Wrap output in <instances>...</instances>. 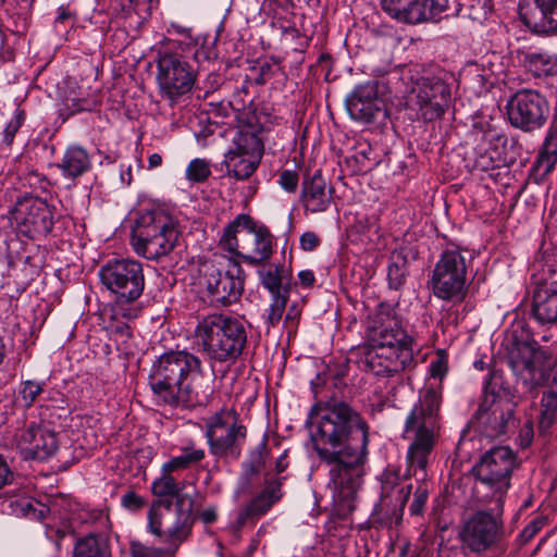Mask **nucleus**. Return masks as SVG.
I'll return each instance as SVG.
<instances>
[{
    "instance_id": "nucleus-1",
    "label": "nucleus",
    "mask_w": 557,
    "mask_h": 557,
    "mask_svg": "<svg viewBox=\"0 0 557 557\" xmlns=\"http://www.w3.org/2000/svg\"><path fill=\"white\" fill-rule=\"evenodd\" d=\"M309 423L313 448L329 467L326 488L333 504L351 511L368 458L370 426L357 409L336 398L314 405Z\"/></svg>"
},
{
    "instance_id": "nucleus-2",
    "label": "nucleus",
    "mask_w": 557,
    "mask_h": 557,
    "mask_svg": "<svg viewBox=\"0 0 557 557\" xmlns=\"http://www.w3.org/2000/svg\"><path fill=\"white\" fill-rule=\"evenodd\" d=\"M205 381L201 360L185 349L162 354L152 363L149 374L157 401L170 407L207 406L212 391Z\"/></svg>"
},
{
    "instance_id": "nucleus-3",
    "label": "nucleus",
    "mask_w": 557,
    "mask_h": 557,
    "mask_svg": "<svg viewBox=\"0 0 557 557\" xmlns=\"http://www.w3.org/2000/svg\"><path fill=\"white\" fill-rule=\"evenodd\" d=\"M412 339L394 317L377 314L367 331L363 363L375 375L392 376L413 366Z\"/></svg>"
},
{
    "instance_id": "nucleus-4",
    "label": "nucleus",
    "mask_w": 557,
    "mask_h": 557,
    "mask_svg": "<svg viewBox=\"0 0 557 557\" xmlns=\"http://www.w3.org/2000/svg\"><path fill=\"white\" fill-rule=\"evenodd\" d=\"M442 397L434 389H426L408 413L403 437L410 441L407 451V472L424 481L426 466L440 433Z\"/></svg>"
},
{
    "instance_id": "nucleus-5",
    "label": "nucleus",
    "mask_w": 557,
    "mask_h": 557,
    "mask_svg": "<svg viewBox=\"0 0 557 557\" xmlns=\"http://www.w3.org/2000/svg\"><path fill=\"white\" fill-rule=\"evenodd\" d=\"M195 339L211 361L232 362L243 354L247 330L239 317L212 313L198 321Z\"/></svg>"
},
{
    "instance_id": "nucleus-6",
    "label": "nucleus",
    "mask_w": 557,
    "mask_h": 557,
    "mask_svg": "<svg viewBox=\"0 0 557 557\" xmlns=\"http://www.w3.org/2000/svg\"><path fill=\"white\" fill-rule=\"evenodd\" d=\"M101 284L114 295V315L135 319L140 308L136 301L145 289L143 264L134 259H114L99 269Z\"/></svg>"
},
{
    "instance_id": "nucleus-7",
    "label": "nucleus",
    "mask_w": 557,
    "mask_h": 557,
    "mask_svg": "<svg viewBox=\"0 0 557 557\" xmlns=\"http://www.w3.org/2000/svg\"><path fill=\"white\" fill-rule=\"evenodd\" d=\"M178 239L174 219L162 209H149L139 213L132 230L135 252L149 260L168 256Z\"/></svg>"
},
{
    "instance_id": "nucleus-8",
    "label": "nucleus",
    "mask_w": 557,
    "mask_h": 557,
    "mask_svg": "<svg viewBox=\"0 0 557 557\" xmlns=\"http://www.w3.org/2000/svg\"><path fill=\"white\" fill-rule=\"evenodd\" d=\"M220 244L253 267L270 260L274 252V238L268 227L257 224L250 215L244 213L238 214L224 228Z\"/></svg>"
},
{
    "instance_id": "nucleus-9",
    "label": "nucleus",
    "mask_w": 557,
    "mask_h": 557,
    "mask_svg": "<svg viewBox=\"0 0 557 557\" xmlns=\"http://www.w3.org/2000/svg\"><path fill=\"white\" fill-rule=\"evenodd\" d=\"M157 70L160 94L171 103L190 92L197 81L198 71L188 57L171 46L159 50Z\"/></svg>"
},
{
    "instance_id": "nucleus-10",
    "label": "nucleus",
    "mask_w": 557,
    "mask_h": 557,
    "mask_svg": "<svg viewBox=\"0 0 557 557\" xmlns=\"http://www.w3.org/2000/svg\"><path fill=\"white\" fill-rule=\"evenodd\" d=\"M468 261L459 249H446L437 260L430 278L433 295L444 301L460 304L468 294Z\"/></svg>"
},
{
    "instance_id": "nucleus-11",
    "label": "nucleus",
    "mask_w": 557,
    "mask_h": 557,
    "mask_svg": "<svg viewBox=\"0 0 557 557\" xmlns=\"http://www.w3.org/2000/svg\"><path fill=\"white\" fill-rule=\"evenodd\" d=\"M191 524V507L184 508V496L177 497L174 505L171 502L153 504L148 512L150 532L164 536V541L171 545L166 550L171 556L189 536Z\"/></svg>"
},
{
    "instance_id": "nucleus-12",
    "label": "nucleus",
    "mask_w": 557,
    "mask_h": 557,
    "mask_svg": "<svg viewBox=\"0 0 557 557\" xmlns=\"http://www.w3.org/2000/svg\"><path fill=\"white\" fill-rule=\"evenodd\" d=\"M515 468L513 451L505 446L487 451L475 467L476 478L485 491V502H504Z\"/></svg>"
},
{
    "instance_id": "nucleus-13",
    "label": "nucleus",
    "mask_w": 557,
    "mask_h": 557,
    "mask_svg": "<svg viewBox=\"0 0 557 557\" xmlns=\"http://www.w3.org/2000/svg\"><path fill=\"white\" fill-rule=\"evenodd\" d=\"M247 429L237 423L236 413L222 410L206 421L209 451L216 458L237 459L246 441Z\"/></svg>"
},
{
    "instance_id": "nucleus-14",
    "label": "nucleus",
    "mask_w": 557,
    "mask_h": 557,
    "mask_svg": "<svg viewBox=\"0 0 557 557\" xmlns=\"http://www.w3.org/2000/svg\"><path fill=\"white\" fill-rule=\"evenodd\" d=\"M505 108L510 125L524 133L541 129L550 112L546 97L532 88H520L515 91L509 96Z\"/></svg>"
},
{
    "instance_id": "nucleus-15",
    "label": "nucleus",
    "mask_w": 557,
    "mask_h": 557,
    "mask_svg": "<svg viewBox=\"0 0 557 557\" xmlns=\"http://www.w3.org/2000/svg\"><path fill=\"white\" fill-rule=\"evenodd\" d=\"M547 356L536 342H518L508 354V364L518 382L534 392L545 385L555 371L545 368Z\"/></svg>"
},
{
    "instance_id": "nucleus-16",
    "label": "nucleus",
    "mask_w": 557,
    "mask_h": 557,
    "mask_svg": "<svg viewBox=\"0 0 557 557\" xmlns=\"http://www.w3.org/2000/svg\"><path fill=\"white\" fill-rule=\"evenodd\" d=\"M495 504L490 510H479L465 521L460 537L472 552L482 553L504 537V502Z\"/></svg>"
},
{
    "instance_id": "nucleus-17",
    "label": "nucleus",
    "mask_w": 557,
    "mask_h": 557,
    "mask_svg": "<svg viewBox=\"0 0 557 557\" xmlns=\"http://www.w3.org/2000/svg\"><path fill=\"white\" fill-rule=\"evenodd\" d=\"M7 442L26 460H45L58 449L55 433L35 422L16 428Z\"/></svg>"
},
{
    "instance_id": "nucleus-18",
    "label": "nucleus",
    "mask_w": 557,
    "mask_h": 557,
    "mask_svg": "<svg viewBox=\"0 0 557 557\" xmlns=\"http://www.w3.org/2000/svg\"><path fill=\"white\" fill-rule=\"evenodd\" d=\"M449 81H454V77L447 73L419 81L416 103L425 121H434L444 114L451 98Z\"/></svg>"
},
{
    "instance_id": "nucleus-19",
    "label": "nucleus",
    "mask_w": 557,
    "mask_h": 557,
    "mask_svg": "<svg viewBox=\"0 0 557 557\" xmlns=\"http://www.w3.org/2000/svg\"><path fill=\"white\" fill-rule=\"evenodd\" d=\"M448 0H381L382 10L401 24L417 25L436 21Z\"/></svg>"
},
{
    "instance_id": "nucleus-20",
    "label": "nucleus",
    "mask_w": 557,
    "mask_h": 557,
    "mask_svg": "<svg viewBox=\"0 0 557 557\" xmlns=\"http://www.w3.org/2000/svg\"><path fill=\"white\" fill-rule=\"evenodd\" d=\"M345 107L350 119L361 124L374 123L386 115L385 101L379 95V83L375 81L356 86L347 95Z\"/></svg>"
},
{
    "instance_id": "nucleus-21",
    "label": "nucleus",
    "mask_w": 557,
    "mask_h": 557,
    "mask_svg": "<svg viewBox=\"0 0 557 557\" xmlns=\"http://www.w3.org/2000/svg\"><path fill=\"white\" fill-rule=\"evenodd\" d=\"M225 154L223 164L226 169L227 176H232L237 181L248 180L258 169L263 147L260 140L250 134L239 136Z\"/></svg>"
},
{
    "instance_id": "nucleus-22",
    "label": "nucleus",
    "mask_w": 557,
    "mask_h": 557,
    "mask_svg": "<svg viewBox=\"0 0 557 557\" xmlns=\"http://www.w3.org/2000/svg\"><path fill=\"white\" fill-rule=\"evenodd\" d=\"M205 282L214 301L230 305L244 290V270L237 261L228 260L224 270L211 267L205 273Z\"/></svg>"
},
{
    "instance_id": "nucleus-23",
    "label": "nucleus",
    "mask_w": 557,
    "mask_h": 557,
    "mask_svg": "<svg viewBox=\"0 0 557 557\" xmlns=\"http://www.w3.org/2000/svg\"><path fill=\"white\" fill-rule=\"evenodd\" d=\"M13 218L18 231L29 238L47 235L53 226L52 209L41 198L28 197L18 201Z\"/></svg>"
},
{
    "instance_id": "nucleus-24",
    "label": "nucleus",
    "mask_w": 557,
    "mask_h": 557,
    "mask_svg": "<svg viewBox=\"0 0 557 557\" xmlns=\"http://www.w3.org/2000/svg\"><path fill=\"white\" fill-rule=\"evenodd\" d=\"M519 16L521 22L536 35L557 34V0H520Z\"/></svg>"
},
{
    "instance_id": "nucleus-25",
    "label": "nucleus",
    "mask_w": 557,
    "mask_h": 557,
    "mask_svg": "<svg viewBox=\"0 0 557 557\" xmlns=\"http://www.w3.org/2000/svg\"><path fill=\"white\" fill-rule=\"evenodd\" d=\"M476 416L483 432L492 438L506 434L515 425L512 407L506 401L497 400L494 394L485 396Z\"/></svg>"
},
{
    "instance_id": "nucleus-26",
    "label": "nucleus",
    "mask_w": 557,
    "mask_h": 557,
    "mask_svg": "<svg viewBox=\"0 0 557 557\" xmlns=\"http://www.w3.org/2000/svg\"><path fill=\"white\" fill-rule=\"evenodd\" d=\"M531 315L541 325L557 324V281H534Z\"/></svg>"
},
{
    "instance_id": "nucleus-27",
    "label": "nucleus",
    "mask_w": 557,
    "mask_h": 557,
    "mask_svg": "<svg viewBox=\"0 0 557 557\" xmlns=\"http://www.w3.org/2000/svg\"><path fill=\"white\" fill-rule=\"evenodd\" d=\"M257 267L259 284L271 296L289 295L292 289V271L284 264L275 261H263Z\"/></svg>"
},
{
    "instance_id": "nucleus-28",
    "label": "nucleus",
    "mask_w": 557,
    "mask_h": 557,
    "mask_svg": "<svg viewBox=\"0 0 557 557\" xmlns=\"http://www.w3.org/2000/svg\"><path fill=\"white\" fill-rule=\"evenodd\" d=\"M301 201L307 211L319 213L325 211L332 201V190L327 189L320 171L302 183Z\"/></svg>"
},
{
    "instance_id": "nucleus-29",
    "label": "nucleus",
    "mask_w": 557,
    "mask_h": 557,
    "mask_svg": "<svg viewBox=\"0 0 557 557\" xmlns=\"http://www.w3.org/2000/svg\"><path fill=\"white\" fill-rule=\"evenodd\" d=\"M520 63L534 77H547L557 74V55L544 50L521 53Z\"/></svg>"
},
{
    "instance_id": "nucleus-30",
    "label": "nucleus",
    "mask_w": 557,
    "mask_h": 557,
    "mask_svg": "<svg viewBox=\"0 0 557 557\" xmlns=\"http://www.w3.org/2000/svg\"><path fill=\"white\" fill-rule=\"evenodd\" d=\"M283 481V476L271 478L267 473L263 488L247 503L259 518L263 517L282 498Z\"/></svg>"
},
{
    "instance_id": "nucleus-31",
    "label": "nucleus",
    "mask_w": 557,
    "mask_h": 557,
    "mask_svg": "<svg viewBox=\"0 0 557 557\" xmlns=\"http://www.w3.org/2000/svg\"><path fill=\"white\" fill-rule=\"evenodd\" d=\"M91 166L88 152L81 146H71L66 149L58 168L63 176L76 178L86 173Z\"/></svg>"
},
{
    "instance_id": "nucleus-32",
    "label": "nucleus",
    "mask_w": 557,
    "mask_h": 557,
    "mask_svg": "<svg viewBox=\"0 0 557 557\" xmlns=\"http://www.w3.org/2000/svg\"><path fill=\"white\" fill-rule=\"evenodd\" d=\"M547 391L541 399V414L539 420V430L546 433L556 421L557 416V373L550 376L546 384Z\"/></svg>"
},
{
    "instance_id": "nucleus-33",
    "label": "nucleus",
    "mask_w": 557,
    "mask_h": 557,
    "mask_svg": "<svg viewBox=\"0 0 557 557\" xmlns=\"http://www.w3.org/2000/svg\"><path fill=\"white\" fill-rule=\"evenodd\" d=\"M557 163V126L552 124L544 137L542 148L539 152L535 168L539 174L544 177L549 174Z\"/></svg>"
},
{
    "instance_id": "nucleus-34",
    "label": "nucleus",
    "mask_w": 557,
    "mask_h": 557,
    "mask_svg": "<svg viewBox=\"0 0 557 557\" xmlns=\"http://www.w3.org/2000/svg\"><path fill=\"white\" fill-rule=\"evenodd\" d=\"M181 454L172 457L170 460L162 465L164 472H177L189 469L198 465L206 457L203 448H198L194 444H188L180 448Z\"/></svg>"
},
{
    "instance_id": "nucleus-35",
    "label": "nucleus",
    "mask_w": 557,
    "mask_h": 557,
    "mask_svg": "<svg viewBox=\"0 0 557 557\" xmlns=\"http://www.w3.org/2000/svg\"><path fill=\"white\" fill-rule=\"evenodd\" d=\"M73 557H111L107 542L97 535L89 534L77 540Z\"/></svg>"
},
{
    "instance_id": "nucleus-36",
    "label": "nucleus",
    "mask_w": 557,
    "mask_h": 557,
    "mask_svg": "<svg viewBox=\"0 0 557 557\" xmlns=\"http://www.w3.org/2000/svg\"><path fill=\"white\" fill-rule=\"evenodd\" d=\"M269 457V449L267 445V437L249 453L247 461L243 463V475L249 480L251 476L257 475L265 466Z\"/></svg>"
},
{
    "instance_id": "nucleus-37",
    "label": "nucleus",
    "mask_w": 557,
    "mask_h": 557,
    "mask_svg": "<svg viewBox=\"0 0 557 557\" xmlns=\"http://www.w3.org/2000/svg\"><path fill=\"white\" fill-rule=\"evenodd\" d=\"M173 472H164L161 469V476L152 482L151 490L156 496H178L182 487L172 475Z\"/></svg>"
},
{
    "instance_id": "nucleus-38",
    "label": "nucleus",
    "mask_w": 557,
    "mask_h": 557,
    "mask_svg": "<svg viewBox=\"0 0 557 557\" xmlns=\"http://www.w3.org/2000/svg\"><path fill=\"white\" fill-rule=\"evenodd\" d=\"M288 299L289 295L271 296V304L262 315L268 329L274 327L280 323Z\"/></svg>"
},
{
    "instance_id": "nucleus-39",
    "label": "nucleus",
    "mask_w": 557,
    "mask_h": 557,
    "mask_svg": "<svg viewBox=\"0 0 557 557\" xmlns=\"http://www.w3.org/2000/svg\"><path fill=\"white\" fill-rule=\"evenodd\" d=\"M210 175V163L201 158L193 159L185 171L186 180L194 184L206 182Z\"/></svg>"
},
{
    "instance_id": "nucleus-40",
    "label": "nucleus",
    "mask_w": 557,
    "mask_h": 557,
    "mask_svg": "<svg viewBox=\"0 0 557 557\" xmlns=\"http://www.w3.org/2000/svg\"><path fill=\"white\" fill-rule=\"evenodd\" d=\"M25 116L24 112L16 110L14 115L11 117L9 123L7 124L5 128L3 129V138H2V145L5 147H10L13 143V139L21 128L22 124L24 123Z\"/></svg>"
},
{
    "instance_id": "nucleus-41",
    "label": "nucleus",
    "mask_w": 557,
    "mask_h": 557,
    "mask_svg": "<svg viewBox=\"0 0 557 557\" xmlns=\"http://www.w3.org/2000/svg\"><path fill=\"white\" fill-rule=\"evenodd\" d=\"M258 519L260 518L255 513L251 507L246 504L235 513V518L230 528L233 532H239L245 525L255 523Z\"/></svg>"
},
{
    "instance_id": "nucleus-42",
    "label": "nucleus",
    "mask_w": 557,
    "mask_h": 557,
    "mask_svg": "<svg viewBox=\"0 0 557 557\" xmlns=\"http://www.w3.org/2000/svg\"><path fill=\"white\" fill-rule=\"evenodd\" d=\"M44 383H38L35 381H26L22 384L20 395L26 407L33 405L37 396L44 391Z\"/></svg>"
},
{
    "instance_id": "nucleus-43",
    "label": "nucleus",
    "mask_w": 557,
    "mask_h": 557,
    "mask_svg": "<svg viewBox=\"0 0 557 557\" xmlns=\"http://www.w3.org/2000/svg\"><path fill=\"white\" fill-rule=\"evenodd\" d=\"M407 271L405 263H391L387 269V280L391 288L399 289L406 280Z\"/></svg>"
},
{
    "instance_id": "nucleus-44",
    "label": "nucleus",
    "mask_w": 557,
    "mask_h": 557,
    "mask_svg": "<svg viewBox=\"0 0 557 557\" xmlns=\"http://www.w3.org/2000/svg\"><path fill=\"white\" fill-rule=\"evenodd\" d=\"M165 550L146 546L138 542H133L131 545V557H163Z\"/></svg>"
},
{
    "instance_id": "nucleus-45",
    "label": "nucleus",
    "mask_w": 557,
    "mask_h": 557,
    "mask_svg": "<svg viewBox=\"0 0 557 557\" xmlns=\"http://www.w3.org/2000/svg\"><path fill=\"white\" fill-rule=\"evenodd\" d=\"M69 101H71V104H66L70 110L69 114H75L82 111H91L98 106V101L96 99L72 98L69 99Z\"/></svg>"
},
{
    "instance_id": "nucleus-46",
    "label": "nucleus",
    "mask_w": 557,
    "mask_h": 557,
    "mask_svg": "<svg viewBox=\"0 0 557 557\" xmlns=\"http://www.w3.org/2000/svg\"><path fill=\"white\" fill-rule=\"evenodd\" d=\"M298 174L293 170H284L278 177V185L287 193H294L298 186Z\"/></svg>"
},
{
    "instance_id": "nucleus-47",
    "label": "nucleus",
    "mask_w": 557,
    "mask_h": 557,
    "mask_svg": "<svg viewBox=\"0 0 557 557\" xmlns=\"http://www.w3.org/2000/svg\"><path fill=\"white\" fill-rule=\"evenodd\" d=\"M545 520L543 518L533 519L520 533V541L528 543L531 541L544 527Z\"/></svg>"
},
{
    "instance_id": "nucleus-48",
    "label": "nucleus",
    "mask_w": 557,
    "mask_h": 557,
    "mask_svg": "<svg viewBox=\"0 0 557 557\" xmlns=\"http://www.w3.org/2000/svg\"><path fill=\"white\" fill-rule=\"evenodd\" d=\"M426 499H428L426 490L421 488V487L417 488V491L414 493L413 502L411 503L410 508H409L410 513L414 515V516L420 515L424 508Z\"/></svg>"
},
{
    "instance_id": "nucleus-49",
    "label": "nucleus",
    "mask_w": 557,
    "mask_h": 557,
    "mask_svg": "<svg viewBox=\"0 0 557 557\" xmlns=\"http://www.w3.org/2000/svg\"><path fill=\"white\" fill-rule=\"evenodd\" d=\"M121 503H122L123 507H125L126 509H129V510H137L145 505L144 498L132 491L125 493L122 496Z\"/></svg>"
},
{
    "instance_id": "nucleus-50",
    "label": "nucleus",
    "mask_w": 557,
    "mask_h": 557,
    "mask_svg": "<svg viewBox=\"0 0 557 557\" xmlns=\"http://www.w3.org/2000/svg\"><path fill=\"white\" fill-rule=\"evenodd\" d=\"M319 244L320 239L313 232H306L300 236V247L305 251H312Z\"/></svg>"
},
{
    "instance_id": "nucleus-51",
    "label": "nucleus",
    "mask_w": 557,
    "mask_h": 557,
    "mask_svg": "<svg viewBox=\"0 0 557 557\" xmlns=\"http://www.w3.org/2000/svg\"><path fill=\"white\" fill-rule=\"evenodd\" d=\"M447 362L444 358H437L430 363V372L433 377L442 379L447 372Z\"/></svg>"
},
{
    "instance_id": "nucleus-52",
    "label": "nucleus",
    "mask_w": 557,
    "mask_h": 557,
    "mask_svg": "<svg viewBox=\"0 0 557 557\" xmlns=\"http://www.w3.org/2000/svg\"><path fill=\"white\" fill-rule=\"evenodd\" d=\"M411 488H412L411 484H407L406 486H401L399 488L400 508L396 512V518H395L396 524H398L403 519V511H404L405 503L407 502V499L411 493Z\"/></svg>"
},
{
    "instance_id": "nucleus-53",
    "label": "nucleus",
    "mask_w": 557,
    "mask_h": 557,
    "mask_svg": "<svg viewBox=\"0 0 557 557\" xmlns=\"http://www.w3.org/2000/svg\"><path fill=\"white\" fill-rule=\"evenodd\" d=\"M474 166L480 171H488L494 168V159L488 153L480 154L474 161Z\"/></svg>"
},
{
    "instance_id": "nucleus-54",
    "label": "nucleus",
    "mask_w": 557,
    "mask_h": 557,
    "mask_svg": "<svg viewBox=\"0 0 557 557\" xmlns=\"http://www.w3.org/2000/svg\"><path fill=\"white\" fill-rule=\"evenodd\" d=\"M300 317V310L297 305H292L285 315L284 323L287 327H295Z\"/></svg>"
},
{
    "instance_id": "nucleus-55",
    "label": "nucleus",
    "mask_w": 557,
    "mask_h": 557,
    "mask_svg": "<svg viewBox=\"0 0 557 557\" xmlns=\"http://www.w3.org/2000/svg\"><path fill=\"white\" fill-rule=\"evenodd\" d=\"M199 517L201 521L206 524L213 523L218 518V508L216 506H209L205 508L200 513Z\"/></svg>"
},
{
    "instance_id": "nucleus-56",
    "label": "nucleus",
    "mask_w": 557,
    "mask_h": 557,
    "mask_svg": "<svg viewBox=\"0 0 557 557\" xmlns=\"http://www.w3.org/2000/svg\"><path fill=\"white\" fill-rule=\"evenodd\" d=\"M11 478H12V473L9 469V466L7 465L4 459L0 456V487L8 484Z\"/></svg>"
},
{
    "instance_id": "nucleus-57",
    "label": "nucleus",
    "mask_w": 557,
    "mask_h": 557,
    "mask_svg": "<svg viewBox=\"0 0 557 557\" xmlns=\"http://www.w3.org/2000/svg\"><path fill=\"white\" fill-rule=\"evenodd\" d=\"M110 330L114 334H119L121 337H131V329L127 323H116L110 325Z\"/></svg>"
},
{
    "instance_id": "nucleus-58",
    "label": "nucleus",
    "mask_w": 557,
    "mask_h": 557,
    "mask_svg": "<svg viewBox=\"0 0 557 557\" xmlns=\"http://www.w3.org/2000/svg\"><path fill=\"white\" fill-rule=\"evenodd\" d=\"M301 285L309 287L314 283V274L311 270H302L298 273Z\"/></svg>"
},
{
    "instance_id": "nucleus-59",
    "label": "nucleus",
    "mask_w": 557,
    "mask_h": 557,
    "mask_svg": "<svg viewBox=\"0 0 557 557\" xmlns=\"http://www.w3.org/2000/svg\"><path fill=\"white\" fill-rule=\"evenodd\" d=\"M287 451H284L277 459H276V462H275V472L276 474H281L282 472H284L287 467H288V461H287Z\"/></svg>"
},
{
    "instance_id": "nucleus-60",
    "label": "nucleus",
    "mask_w": 557,
    "mask_h": 557,
    "mask_svg": "<svg viewBox=\"0 0 557 557\" xmlns=\"http://www.w3.org/2000/svg\"><path fill=\"white\" fill-rule=\"evenodd\" d=\"M162 163V157L159 153H152L148 158V164L150 169L158 168Z\"/></svg>"
},
{
    "instance_id": "nucleus-61",
    "label": "nucleus",
    "mask_w": 557,
    "mask_h": 557,
    "mask_svg": "<svg viewBox=\"0 0 557 557\" xmlns=\"http://www.w3.org/2000/svg\"><path fill=\"white\" fill-rule=\"evenodd\" d=\"M20 506L24 515H28L32 510H34L33 503L27 498L21 499Z\"/></svg>"
},
{
    "instance_id": "nucleus-62",
    "label": "nucleus",
    "mask_w": 557,
    "mask_h": 557,
    "mask_svg": "<svg viewBox=\"0 0 557 557\" xmlns=\"http://www.w3.org/2000/svg\"><path fill=\"white\" fill-rule=\"evenodd\" d=\"M70 13L65 11H61L57 17V22L64 23L66 20L70 18Z\"/></svg>"
},
{
    "instance_id": "nucleus-63",
    "label": "nucleus",
    "mask_w": 557,
    "mask_h": 557,
    "mask_svg": "<svg viewBox=\"0 0 557 557\" xmlns=\"http://www.w3.org/2000/svg\"><path fill=\"white\" fill-rule=\"evenodd\" d=\"M527 438H525V445H529L531 443L532 436H533V430L531 426L527 428Z\"/></svg>"
},
{
    "instance_id": "nucleus-64",
    "label": "nucleus",
    "mask_w": 557,
    "mask_h": 557,
    "mask_svg": "<svg viewBox=\"0 0 557 557\" xmlns=\"http://www.w3.org/2000/svg\"><path fill=\"white\" fill-rule=\"evenodd\" d=\"M388 488H389V482L386 481L382 485L383 494L388 493Z\"/></svg>"
}]
</instances>
